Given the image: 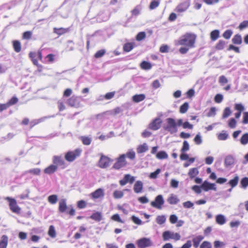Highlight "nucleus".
<instances>
[{"mask_svg": "<svg viewBox=\"0 0 248 248\" xmlns=\"http://www.w3.org/2000/svg\"><path fill=\"white\" fill-rule=\"evenodd\" d=\"M125 154L121 155L119 157L115 159L116 162L113 165L112 169L119 170L122 168L125 167L127 165V161L125 159Z\"/></svg>", "mask_w": 248, "mask_h": 248, "instance_id": "nucleus-2", "label": "nucleus"}, {"mask_svg": "<svg viewBox=\"0 0 248 248\" xmlns=\"http://www.w3.org/2000/svg\"><path fill=\"white\" fill-rule=\"evenodd\" d=\"M18 101V98L14 96L9 100L7 104H0V108H6L7 106H10L15 105L17 103Z\"/></svg>", "mask_w": 248, "mask_h": 248, "instance_id": "nucleus-20", "label": "nucleus"}, {"mask_svg": "<svg viewBox=\"0 0 248 248\" xmlns=\"http://www.w3.org/2000/svg\"><path fill=\"white\" fill-rule=\"evenodd\" d=\"M163 239L164 241H168L170 239H174L175 241L179 240L181 238V235L177 232H174L169 231H167L163 233Z\"/></svg>", "mask_w": 248, "mask_h": 248, "instance_id": "nucleus-5", "label": "nucleus"}, {"mask_svg": "<svg viewBox=\"0 0 248 248\" xmlns=\"http://www.w3.org/2000/svg\"><path fill=\"white\" fill-rule=\"evenodd\" d=\"M48 234L51 238H55L56 237V233L55 227L53 225H50L49 226Z\"/></svg>", "mask_w": 248, "mask_h": 248, "instance_id": "nucleus-47", "label": "nucleus"}, {"mask_svg": "<svg viewBox=\"0 0 248 248\" xmlns=\"http://www.w3.org/2000/svg\"><path fill=\"white\" fill-rule=\"evenodd\" d=\"M194 141L195 142V143L197 145H200L202 144V140L200 133H199L198 134L196 135L195 138L194 139Z\"/></svg>", "mask_w": 248, "mask_h": 248, "instance_id": "nucleus-55", "label": "nucleus"}, {"mask_svg": "<svg viewBox=\"0 0 248 248\" xmlns=\"http://www.w3.org/2000/svg\"><path fill=\"white\" fill-rule=\"evenodd\" d=\"M180 201L179 199L177 198V196L171 194L170 196L168 198L167 202L170 204H176Z\"/></svg>", "mask_w": 248, "mask_h": 248, "instance_id": "nucleus-25", "label": "nucleus"}, {"mask_svg": "<svg viewBox=\"0 0 248 248\" xmlns=\"http://www.w3.org/2000/svg\"><path fill=\"white\" fill-rule=\"evenodd\" d=\"M241 187L245 189L248 186V177L242 178L240 181Z\"/></svg>", "mask_w": 248, "mask_h": 248, "instance_id": "nucleus-53", "label": "nucleus"}, {"mask_svg": "<svg viewBox=\"0 0 248 248\" xmlns=\"http://www.w3.org/2000/svg\"><path fill=\"white\" fill-rule=\"evenodd\" d=\"M29 56L33 64H37L38 61L37 60V52L32 51L30 52L29 54Z\"/></svg>", "mask_w": 248, "mask_h": 248, "instance_id": "nucleus-36", "label": "nucleus"}, {"mask_svg": "<svg viewBox=\"0 0 248 248\" xmlns=\"http://www.w3.org/2000/svg\"><path fill=\"white\" fill-rule=\"evenodd\" d=\"M8 237L3 235L1 237V239L0 241V248H6L8 244Z\"/></svg>", "mask_w": 248, "mask_h": 248, "instance_id": "nucleus-35", "label": "nucleus"}, {"mask_svg": "<svg viewBox=\"0 0 248 248\" xmlns=\"http://www.w3.org/2000/svg\"><path fill=\"white\" fill-rule=\"evenodd\" d=\"M25 173H31L34 175H39L41 173V169L39 168H34L30 169L25 171Z\"/></svg>", "mask_w": 248, "mask_h": 248, "instance_id": "nucleus-38", "label": "nucleus"}, {"mask_svg": "<svg viewBox=\"0 0 248 248\" xmlns=\"http://www.w3.org/2000/svg\"><path fill=\"white\" fill-rule=\"evenodd\" d=\"M226 45V43L225 41L220 40L216 45L215 48L217 50H222L224 48Z\"/></svg>", "mask_w": 248, "mask_h": 248, "instance_id": "nucleus-39", "label": "nucleus"}, {"mask_svg": "<svg viewBox=\"0 0 248 248\" xmlns=\"http://www.w3.org/2000/svg\"><path fill=\"white\" fill-rule=\"evenodd\" d=\"M143 188V183L141 181H137L135 182L133 190L136 193L142 192Z\"/></svg>", "mask_w": 248, "mask_h": 248, "instance_id": "nucleus-16", "label": "nucleus"}, {"mask_svg": "<svg viewBox=\"0 0 248 248\" xmlns=\"http://www.w3.org/2000/svg\"><path fill=\"white\" fill-rule=\"evenodd\" d=\"M81 152L80 149H76L73 151H69L65 155V159L69 162H73L78 157Z\"/></svg>", "mask_w": 248, "mask_h": 248, "instance_id": "nucleus-4", "label": "nucleus"}, {"mask_svg": "<svg viewBox=\"0 0 248 248\" xmlns=\"http://www.w3.org/2000/svg\"><path fill=\"white\" fill-rule=\"evenodd\" d=\"M239 179V176L238 175H236L233 179L229 181L228 184L231 185L232 187H234L237 185Z\"/></svg>", "mask_w": 248, "mask_h": 248, "instance_id": "nucleus-44", "label": "nucleus"}, {"mask_svg": "<svg viewBox=\"0 0 248 248\" xmlns=\"http://www.w3.org/2000/svg\"><path fill=\"white\" fill-rule=\"evenodd\" d=\"M145 98L144 94H136L132 97V101L136 103H138L143 101Z\"/></svg>", "mask_w": 248, "mask_h": 248, "instance_id": "nucleus-33", "label": "nucleus"}, {"mask_svg": "<svg viewBox=\"0 0 248 248\" xmlns=\"http://www.w3.org/2000/svg\"><path fill=\"white\" fill-rule=\"evenodd\" d=\"M14 136V134L12 133H9L5 137H2L0 141L3 142L4 140H9Z\"/></svg>", "mask_w": 248, "mask_h": 248, "instance_id": "nucleus-62", "label": "nucleus"}, {"mask_svg": "<svg viewBox=\"0 0 248 248\" xmlns=\"http://www.w3.org/2000/svg\"><path fill=\"white\" fill-rule=\"evenodd\" d=\"M93 198L97 199L101 197H103L104 195L103 190L101 188H98L94 192L92 193Z\"/></svg>", "mask_w": 248, "mask_h": 248, "instance_id": "nucleus-32", "label": "nucleus"}, {"mask_svg": "<svg viewBox=\"0 0 248 248\" xmlns=\"http://www.w3.org/2000/svg\"><path fill=\"white\" fill-rule=\"evenodd\" d=\"M200 248H212V244L209 241H204L201 244Z\"/></svg>", "mask_w": 248, "mask_h": 248, "instance_id": "nucleus-57", "label": "nucleus"}, {"mask_svg": "<svg viewBox=\"0 0 248 248\" xmlns=\"http://www.w3.org/2000/svg\"><path fill=\"white\" fill-rule=\"evenodd\" d=\"M53 116H52V117H53ZM50 117H51V116H47L43 117L40 118L38 119L33 120L30 123V128H31L35 125H36L41 122H44L46 119H47L48 118H50Z\"/></svg>", "mask_w": 248, "mask_h": 248, "instance_id": "nucleus-22", "label": "nucleus"}, {"mask_svg": "<svg viewBox=\"0 0 248 248\" xmlns=\"http://www.w3.org/2000/svg\"><path fill=\"white\" fill-rule=\"evenodd\" d=\"M232 34V31L231 30L225 31L222 34V36L226 39H229Z\"/></svg>", "mask_w": 248, "mask_h": 248, "instance_id": "nucleus-54", "label": "nucleus"}, {"mask_svg": "<svg viewBox=\"0 0 248 248\" xmlns=\"http://www.w3.org/2000/svg\"><path fill=\"white\" fill-rule=\"evenodd\" d=\"M201 187L205 191H208L209 190L212 189L215 191L217 190L216 185L214 183H210L207 181H205L201 185Z\"/></svg>", "mask_w": 248, "mask_h": 248, "instance_id": "nucleus-14", "label": "nucleus"}, {"mask_svg": "<svg viewBox=\"0 0 248 248\" xmlns=\"http://www.w3.org/2000/svg\"><path fill=\"white\" fill-rule=\"evenodd\" d=\"M152 245V242L150 239L148 238H142L138 241V246L139 248H145L151 247Z\"/></svg>", "mask_w": 248, "mask_h": 248, "instance_id": "nucleus-11", "label": "nucleus"}, {"mask_svg": "<svg viewBox=\"0 0 248 248\" xmlns=\"http://www.w3.org/2000/svg\"><path fill=\"white\" fill-rule=\"evenodd\" d=\"M58 168L55 165H53L52 164L48 166L46 168L44 172L45 173L51 175L55 173L57 170Z\"/></svg>", "mask_w": 248, "mask_h": 248, "instance_id": "nucleus-18", "label": "nucleus"}, {"mask_svg": "<svg viewBox=\"0 0 248 248\" xmlns=\"http://www.w3.org/2000/svg\"><path fill=\"white\" fill-rule=\"evenodd\" d=\"M186 94L187 98H191L195 94V91L193 89H190L186 92Z\"/></svg>", "mask_w": 248, "mask_h": 248, "instance_id": "nucleus-63", "label": "nucleus"}, {"mask_svg": "<svg viewBox=\"0 0 248 248\" xmlns=\"http://www.w3.org/2000/svg\"><path fill=\"white\" fill-rule=\"evenodd\" d=\"M90 218L99 222L102 219V213L99 212H96L94 213H93L91 216Z\"/></svg>", "mask_w": 248, "mask_h": 248, "instance_id": "nucleus-29", "label": "nucleus"}, {"mask_svg": "<svg viewBox=\"0 0 248 248\" xmlns=\"http://www.w3.org/2000/svg\"><path fill=\"white\" fill-rule=\"evenodd\" d=\"M189 150V145L186 140L183 142V147L181 149V152L183 153L188 151Z\"/></svg>", "mask_w": 248, "mask_h": 248, "instance_id": "nucleus-49", "label": "nucleus"}, {"mask_svg": "<svg viewBox=\"0 0 248 248\" xmlns=\"http://www.w3.org/2000/svg\"><path fill=\"white\" fill-rule=\"evenodd\" d=\"M166 220V217L164 215L158 216L156 218V222L159 225L164 224Z\"/></svg>", "mask_w": 248, "mask_h": 248, "instance_id": "nucleus-46", "label": "nucleus"}, {"mask_svg": "<svg viewBox=\"0 0 248 248\" xmlns=\"http://www.w3.org/2000/svg\"><path fill=\"white\" fill-rule=\"evenodd\" d=\"M47 200L50 203L54 204L58 201V196L57 195H51L48 197Z\"/></svg>", "mask_w": 248, "mask_h": 248, "instance_id": "nucleus-45", "label": "nucleus"}, {"mask_svg": "<svg viewBox=\"0 0 248 248\" xmlns=\"http://www.w3.org/2000/svg\"><path fill=\"white\" fill-rule=\"evenodd\" d=\"M122 109H110L107 110L101 114L97 115L98 119L104 118L105 119H109L111 116H115L121 112Z\"/></svg>", "mask_w": 248, "mask_h": 248, "instance_id": "nucleus-7", "label": "nucleus"}, {"mask_svg": "<svg viewBox=\"0 0 248 248\" xmlns=\"http://www.w3.org/2000/svg\"><path fill=\"white\" fill-rule=\"evenodd\" d=\"M149 149V147L146 143L139 145L137 148V152L138 154H141L147 152Z\"/></svg>", "mask_w": 248, "mask_h": 248, "instance_id": "nucleus-23", "label": "nucleus"}, {"mask_svg": "<svg viewBox=\"0 0 248 248\" xmlns=\"http://www.w3.org/2000/svg\"><path fill=\"white\" fill-rule=\"evenodd\" d=\"M59 211L61 213H64L66 211L67 206L66 205V200L65 199H62L59 203Z\"/></svg>", "mask_w": 248, "mask_h": 248, "instance_id": "nucleus-21", "label": "nucleus"}, {"mask_svg": "<svg viewBox=\"0 0 248 248\" xmlns=\"http://www.w3.org/2000/svg\"><path fill=\"white\" fill-rule=\"evenodd\" d=\"M162 120L159 118H156L148 125V128L153 130H157L161 127Z\"/></svg>", "mask_w": 248, "mask_h": 248, "instance_id": "nucleus-12", "label": "nucleus"}, {"mask_svg": "<svg viewBox=\"0 0 248 248\" xmlns=\"http://www.w3.org/2000/svg\"><path fill=\"white\" fill-rule=\"evenodd\" d=\"M161 172V170L160 169H157L156 170L153 172H152L150 174V177L151 179H155L157 177L158 175Z\"/></svg>", "mask_w": 248, "mask_h": 248, "instance_id": "nucleus-61", "label": "nucleus"}, {"mask_svg": "<svg viewBox=\"0 0 248 248\" xmlns=\"http://www.w3.org/2000/svg\"><path fill=\"white\" fill-rule=\"evenodd\" d=\"M189 6V3L187 1H185L179 4L176 7V11L178 13L184 12L186 11Z\"/></svg>", "mask_w": 248, "mask_h": 248, "instance_id": "nucleus-17", "label": "nucleus"}, {"mask_svg": "<svg viewBox=\"0 0 248 248\" xmlns=\"http://www.w3.org/2000/svg\"><path fill=\"white\" fill-rule=\"evenodd\" d=\"M248 27V20H245L241 22L239 25V29L242 30Z\"/></svg>", "mask_w": 248, "mask_h": 248, "instance_id": "nucleus-64", "label": "nucleus"}, {"mask_svg": "<svg viewBox=\"0 0 248 248\" xmlns=\"http://www.w3.org/2000/svg\"><path fill=\"white\" fill-rule=\"evenodd\" d=\"M167 124L164 126L165 130L169 131L170 134H173L177 131V124L174 119L169 118L166 119Z\"/></svg>", "mask_w": 248, "mask_h": 248, "instance_id": "nucleus-3", "label": "nucleus"}, {"mask_svg": "<svg viewBox=\"0 0 248 248\" xmlns=\"http://www.w3.org/2000/svg\"><path fill=\"white\" fill-rule=\"evenodd\" d=\"M197 35L193 33L187 32L183 35L178 41L177 44L184 46L179 48L181 54L186 53L189 49L195 47Z\"/></svg>", "mask_w": 248, "mask_h": 248, "instance_id": "nucleus-1", "label": "nucleus"}, {"mask_svg": "<svg viewBox=\"0 0 248 248\" xmlns=\"http://www.w3.org/2000/svg\"><path fill=\"white\" fill-rule=\"evenodd\" d=\"M164 200L162 195H157L154 201L151 202V205L158 209H162V205L164 203Z\"/></svg>", "mask_w": 248, "mask_h": 248, "instance_id": "nucleus-8", "label": "nucleus"}, {"mask_svg": "<svg viewBox=\"0 0 248 248\" xmlns=\"http://www.w3.org/2000/svg\"><path fill=\"white\" fill-rule=\"evenodd\" d=\"M135 180V177L129 174H125L123 179L119 181V183L121 186H124L127 183L132 184Z\"/></svg>", "mask_w": 248, "mask_h": 248, "instance_id": "nucleus-13", "label": "nucleus"}, {"mask_svg": "<svg viewBox=\"0 0 248 248\" xmlns=\"http://www.w3.org/2000/svg\"><path fill=\"white\" fill-rule=\"evenodd\" d=\"M229 135L226 133L225 130L222 131L221 133L217 135V139L220 140H225L228 138Z\"/></svg>", "mask_w": 248, "mask_h": 248, "instance_id": "nucleus-40", "label": "nucleus"}, {"mask_svg": "<svg viewBox=\"0 0 248 248\" xmlns=\"http://www.w3.org/2000/svg\"><path fill=\"white\" fill-rule=\"evenodd\" d=\"M53 165H55L57 168L61 167L62 169H64L65 167V161L62 158V156L54 155L52 157Z\"/></svg>", "mask_w": 248, "mask_h": 248, "instance_id": "nucleus-10", "label": "nucleus"}, {"mask_svg": "<svg viewBox=\"0 0 248 248\" xmlns=\"http://www.w3.org/2000/svg\"><path fill=\"white\" fill-rule=\"evenodd\" d=\"M113 161V159L104 155H102L98 162V166L100 168L105 169L108 167Z\"/></svg>", "mask_w": 248, "mask_h": 248, "instance_id": "nucleus-6", "label": "nucleus"}, {"mask_svg": "<svg viewBox=\"0 0 248 248\" xmlns=\"http://www.w3.org/2000/svg\"><path fill=\"white\" fill-rule=\"evenodd\" d=\"M235 158L232 155H227L224 160V163L226 167L232 166L234 164Z\"/></svg>", "mask_w": 248, "mask_h": 248, "instance_id": "nucleus-19", "label": "nucleus"}, {"mask_svg": "<svg viewBox=\"0 0 248 248\" xmlns=\"http://www.w3.org/2000/svg\"><path fill=\"white\" fill-rule=\"evenodd\" d=\"M113 195L115 199H120L124 196V193L122 191L115 190L114 191Z\"/></svg>", "mask_w": 248, "mask_h": 248, "instance_id": "nucleus-56", "label": "nucleus"}, {"mask_svg": "<svg viewBox=\"0 0 248 248\" xmlns=\"http://www.w3.org/2000/svg\"><path fill=\"white\" fill-rule=\"evenodd\" d=\"M140 68L144 70H149L152 68L151 64L146 61H143L140 64Z\"/></svg>", "mask_w": 248, "mask_h": 248, "instance_id": "nucleus-43", "label": "nucleus"}, {"mask_svg": "<svg viewBox=\"0 0 248 248\" xmlns=\"http://www.w3.org/2000/svg\"><path fill=\"white\" fill-rule=\"evenodd\" d=\"M225 246V243L218 240H216L214 242V247L215 248H223Z\"/></svg>", "mask_w": 248, "mask_h": 248, "instance_id": "nucleus-52", "label": "nucleus"}, {"mask_svg": "<svg viewBox=\"0 0 248 248\" xmlns=\"http://www.w3.org/2000/svg\"><path fill=\"white\" fill-rule=\"evenodd\" d=\"M160 3L159 0H153L150 3L149 8L150 10H153L157 7Z\"/></svg>", "mask_w": 248, "mask_h": 248, "instance_id": "nucleus-48", "label": "nucleus"}, {"mask_svg": "<svg viewBox=\"0 0 248 248\" xmlns=\"http://www.w3.org/2000/svg\"><path fill=\"white\" fill-rule=\"evenodd\" d=\"M240 142L243 145L248 143V133H245L242 135L240 139Z\"/></svg>", "mask_w": 248, "mask_h": 248, "instance_id": "nucleus-51", "label": "nucleus"}, {"mask_svg": "<svg viewBox=\"0 0 248 248\" xmlns=\"http://www.w3.org/2000/svg\"><path fill=\"white\" fill-rule=\"evenodd\" d=\"M67 103L70 107H77L78 106L79 102L77 96H72L68 99Z\"/></svg>", "mask_w": 248, "mask_h": 248, "instance_id": "nucleus-15", "label": "nucleus"}, {"mask_svg": "<svg viewBox=\"0 0 248 248\" xmlns=\"http://www.w3.org/2000/svg\"><path fill=\"white\" fill-rule=\"evenodd\" d=\"M79 139L82 141L83 144L86 145H90L92 141V139L86 136H81Z\"/></svg>", "mask_w": 248, "mask_h": 248, "instance_id": "nucleus-42", "label": "nucleus"}, {"mask_svg": "<svg viewBox=\"0 0 248 248\" xmlns=\"http://www.w3.org/2000/svg\"><path fill=\"white\" fill-rule=\"evenodd\" d=\"M135 43L132 42L126 43L123 46V50L125 52H128L133 49Z\"/></svg>", "mask_w": 248, "mask_h": 248, "instance_id": "nucleus-26", "label": "nucleus"}, {"mask_svg": "<svg viewBox=\"0 0 248 248\" xmlns=\"http://www.w3.org/2000/svg\"><path fill=\"white\" fill-rule=\"evenodd\" d=\"M125 155H126V157H127L131 160H133L135 158V153L132 150L127 152Z\"/></svg>", "mask_w": 248, "mask_h": 248, "instance_id": "nucleus-60", "label": "nucleus"}, {"mask_svg": "<svg viewBox=\"0 0 248 248\" xmlns=\"http://www.w3.org/2000/svg\"><path fill=\"white\" fill-rule=\"evenodd\" d=\"M13 48L17 53L19 52L21 50L20 42L18 40H14L12 42Z\"/></svg>", "mask_w": 248, "mask_h": 248, "instance_id": "nucleus-31", "label": "nucleus"}, {"mask_svg": "<svg viewBox=\"0 0 248 248\" xmlns=\"http://www.w3.org/2000/svg\"><path fill=\"white\" fill-rule=\"evenodd\" d=\"M203 238L204 237L202 235H198L194 237L192 239V241L193 242V247L195 248H197L199 247L200 242Z\"/></svg>", "mask_w": 248, "mask_h": 248, "instance_id": "nucleus-30", "label": "nucleus"}, {"mask_svg": "<svg viewBox=\"0 0 248 248\" xmlns=\"http://www.w3.org/2000/svg\"><path fill=\"white\" fill-rule=\"evenodd\" d=\"M232 42L234 44L240 45L242 42L241 36L239 34L235 35L232 39Z\"/></svg>", "mask_w": 248, "mask_h": 248, "instance_id": "nucleus-37", "label": "nucleus"}, {"mask_svg": "<svg viewBox=\"0 0 248 248\" xmlns=\"http://www.w3.org/2000/svg\"><path fill=\"white\" fill-rule=\"evenodd\" d=\"M69 31V29L64 28H54L53 32L60 36Z\"/></svg>", "mask_w": 248, "mask_h": 248, "instance_id": "nucleus-24", "label": "nucleus"}, {"mask_svg": "<svg viewBox=\"0 0 248 248\" xmlns=\"http://www.w3.org/2000/svg\"><path fill=\"white\" fill-rule=\"evenodd\" d=\"M156 157L159 159H164L167 158L168 157V155L166 152L162 151L156 154Z\"/></svg>", "mask_w": 248, "mask_h": 248, "instance_id": "nucleus-41", "label": "nucleus"}, {"mask_svg": "<svg viewBox=\"0 0 248 248\" xmlns=\"http://www.w3.org/2000/svg\"><path fill=\"white\" fill-rule=\"evenodd\" d=\"M216 221L217 224L222 225L226 223V219L224 216L219 214L216 217Z\"/></svg>", "mask_w": 248, "mask_h": 248, "instance_id": "nucleus-27", "label": "nucleus"}, {"mask_svg": "<svg viewBox=\"0 0 248 248\" xmlns=\"http://www.w3.org/2000/svg\"><path fill=\"white\" fill-rule=\"evenodd\" d=\"M219 31L218 30H215L210 32V39L212 41H216L219 37Z\"/></svg>", "mask_w": 248, "mask_h": 248, "instance_id": "nucleus-28", "label": "nucleus"}, {"mask_svg": "<svg viewBox=\"0 0 248 248\" xmlns=\"http://www.w3.org/2000/svg\"><path fill=\"white\" fill-rule=\"evenodd\" d=\"M5 200L9 202V207L12 212L16 213H19L20 211V207L17 205L16 201L15 199L9 197L5 198Z\"/></svg>", "mask_w": 248, "mask_h": 248, "instance_id": "nucleus-9", "label": "nucleus"}, {"mask_svg": "<svg viewBox=\"0 0 248 248\" xmlns=\"http://www.w3.org/2000/svg\"><path fill=\"white\" fill-rule=\"evenodd\" d=\"M106 53V51L105 49H100L97 51L94 54V56L95 58H99L102 57L103 56L105 55Z\"/></svg>", "mask_w": 248, "mask_h": 248, "instance_id": "nucleus-58", "label": "nucleus"}, {"mask_svg": "<svg viewBox=\"0 0 248 248\" xmlns=\"http://www.w3.org/2000/svg\"><path fill=\"white\" fill-rule=\"evenodd\" d=\"M32 33L31 31H26L22 34V39L24 40H30L31 39Z\"/></svg>", "mask_w": 248, "mask_h": 248, "instance_id": "nucleus-50", "label": "nucleus"}, {"mask_svg": "<svg viewBox=\"0 0 248 248\" xmlns=\"http://www.w3.org/2000/svg\"><path fill=\"white\" fill-rule=\"evenodd\" d=\"M146 37L145 32H140L136 36V40L138 41H140L144 39Z\"/></svg>", "mask_w": 248, "mask_h": 248, "instance_id": "nucleus-59", "label": "nucleus"}, {"mask_svg": "<svg viewBox=\"0 0 248 248\" xmlns=\"http://www.w3.org/2000/svg\"><path fill=\"white\" fill-rule=\"evenodd\" d=\"M199 173L198 169L197 168H193L190 169L189 170L188 175L190 178V179L194 178L196 175H197Z\"/></svg>", "mask_w": 248, "mask_h": 248, "instance_id": "nucleus-34", "label": "nucleus"}]
</instances>
